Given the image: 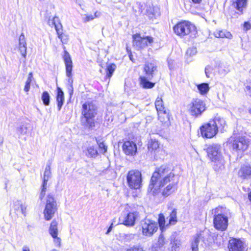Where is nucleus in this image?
<instances>
[{
  "label": "nucleus",
  "instance_id": "50",
  "mask_svg": "<svg viewBox=\"0 0 251 251\" xmlns=\"http://www.w3.org/2000/svg\"><path fill=\"white\" fill-rule=\"evenodd\" d=\"M244 27L247 30L250 29L251 27V25L250 23V22H245L244 24Z\"/></svg>",
  "mask_w": 251,
  "mask_h": 251
},
{
  "label": "nucleus",
  "instance_id": "1",
  "mask_svg": "<svg viewBox=\"0 0 251 251\" xmlns=\"http://www.w3.org/2000/svg\"><path fill=\"white\" fill-rule=\"evenodd\" d=\"M177 184L171 168L164 165L156 169L153 173L148 191L154 196L161 195L167 197L176 190Z\"/></svg>",
  "mask_w": 251,
  "mask_h": 251
},
{
  "label": "nucleus",
  "instance_id": "19",
  "mask_svg": "<svg viewBox=\"0 0 251 251\" xmlns=\"http://www.w3.org/2000/svg\"><path fill=\"white\" fill-rule=\"evenodd\" d=\"M27 204L20 201H16L14 202L12 209L17 215L22 214L25 216Z\"/></svg>",
  "mask_w": 251,
  "mask_h": 251
},
{
  "label": "nucleus",
  "instance_id": "2",
  "mask_svg": "<svg viewBox=\"0 0 251 251\" xmlns=\"http://www.w3.org/2000/svg\"><path fill=\"white\" fill-rule=\"evenodd\" d=\"M208 157L212 163L213 168L216 171L224 168L225 160L222 155L221 146L212 144L206 149Z\"/></svg>",
  "mask_w": 251,
  "mask_h": 251
},
{
  "label": "nucleus",
  "instance_id": "30",
  "mask_svg": "<svg viewBox=\"0 0 251 251\" xmlns=\"http://www.w3.org/2000/svg\"><path fill=\"white\" fill-rule=\"evenodd\" d=\"M214 34L217 38H229L231 36L230 33L225 30H216L214 32Z\"/></svg>",
  "mask_w": 251,
  "mask_h": 251
},
{
  "label": "nucleus",
  "instance_id": "34",
  "mask_svg": "<svg viewBox=\"0 0 251 251\" xmlns=\"http://www.w3.org/2000/svg\"><path fill=\"white\" fill-rule=\"evenodd\" d=\"M157 8L155 9V8L152 6H149L147 7L146 9V13L151 18H153V17H155L158 15L157 11Z\"/></svg>",
  "mask_w": 251,
  "mask_h": 251
},
{
  "label": "nucleus",
  "instance_id": "61",
  "mask_svg": "<svg viewBox=\"0 0 251 251\" xmlns=\"http://www.w3.org/2000/svg\"><path fill=\"white\" fill-rule=\"evenodd\" d=\"M238 134V133L236 132L235 130L234 129V130H233V134L236 135V134Z\"/></svg>",
  "mask_w": 251,
  "mask_h": 251
},
{
  "label": "nucleus",
  "instance_id": "46",
  "mask_svg": "<svg viewBox=\"0 0 251 251\" xmlns=\"http://www.w3.org/2000/svg\"><path fill=\"white\" fill-rule=\"evenodd\" d=\"M126 251H145L139 246H134L126 250Z\"/></svg>",
  "mask_w": 251,
  "mask_h": 251
},
{
  "label": "nucleus",
  "instance_id": "57",
  "mask_svg": "<svg viewBox=\"0 0 251 251\" xmlns=\"http://www.w3.org/2000/svg\"><path fill=\"white\" fill-rule=\"evenodd\" d=\"M3 139L2 138L0 137V145L3 143Z\"/></svg>",
  "mask_w": 251,
  "mask_h": 251
},
{
  "label": "nucleus",
  "instance_id": "55",
  "mask_svg": "<svg viewBox=\"0 0 251 251\" xmlns=\"http://www.w3.org/2000/svg\"><path fill=\"white\" fill-rule=\"evenodd\" d=\"M129 57L130 60H131L133 62H134V61L133 60V56L131 53L130 54H129Z\"/></svg>",
  "mask_w": 251,
  "mask_h": 251
},
{
  "label": "nucleus",
  "instance_id": "18",
  "mask_svg": "<svg viewBox=\"0 0 251 251\" xmlns=\"http://www.w3.org/2000/svg\"><path fill=\"white\" fill-rule=\"evenodd\" d=\"M218 126H201V133L202 137L211 138L215 136L218 131Z\"/></svg>",
  "mask_w": 251,
  "mask_h": 251
},
{
  "label": "nucleus",
  "instance_id": "37",
  "mask_svg": "<svg viewBox=\"0 0 251 251\" xmlns=\"http://www.w3.org/2000/svg\"><path fill=\"white\" fill-rule=\"evenodd\" d=\"M42 100L45 105H49L50 102V96L47 91H44L42 95Z\"/></svg>",
  "mask_w": 251,
  "mask_h": 251
},
{
  "label": "nucleus",
  "instance_id": "44",
  "mask_svg": "<svg viewBox=\"0 0 251 251\" xmlns=\"http://www.w3.org/2000/svg\"><path fill=\"white\" fill-rule=\"evenodd\" d=\"M197 52V49L195 47L190 48L186 51V54L188 56H192L195 55Z\"/></svg>",
  "mask_w": 251,
  "mask_h": 251
},
{
  "label": "nucleus",
  "instance_id": "9",
  "mask_svg": "<svg viewBox=\"0 0 251 251\" xmlns=\"http://www.w3.org/2000/svg\"><path fill=\"white\" fill-rule=\"evenodd\" d=\"M153 42L151 36L141 37L140 34L133 35V45L137 49L139 50L151 45Z\"/></svg>",
  "mask_w": 251,
  "mask_h": 251
},
{
  "label": "nucleus",
  "instance_id": "40",
  "mask_svg": "<svg viewBox=\"0 0 251 251\" xmlns=\"http://www.w3.org/2000/svg\"><path fill=\"white\" fill-rule=\"evenodd\" d=\"M165 219L164 216L162 214H160L159 215L158 218V224L159 225V227L160 229L163 231L165 229Z\"/></svg>",
  "mask_w": 251,
  "mask_h": 251
},
{
  "label": "nucleus",
  "instance_id": "23",
  "mask_svg": "<svg viewBox=\"0 0 251 251\" xmlns=\"http://www.w3.org/2000/svg\"><path fill=\"white\" fill-rule=\"evenodd\" d=\"M148 148L150 151L153 152V153L156 154L160 150L158 141L156 139H151L149 142Z\"/></svg>",
  "mask_w": 251,
  "mask_h": 251
},
{
  "label": "nucleus",
  "instance_id": "64",
  "mask_svg": "<svg viewBox=\"0 0 251 251\" xmlns=\"http://www.w3.org/2000/svg\"><path fill=\"white\" fill-rule=\"evenodd\" d=\"M250 112L251 113V110H250Z\"/></svg>",
  "mask_w": 251,
  "mask_h": 251
},
{
  "label": "nucleus",
  "instance_id": "59",
  "mask_svg": "<svg viewBox=\"0 0 251 251\" xmlns=\"http://www.w3.org/2000/svg\"><path fill=\"white\" fill-rule=\"evenodd\" d=\"M171 65H172V63H171L170 61H168V65H169V67L170 68V69H171Z\"/></svg>",
  "mask_w": 251,
  "mask_h": 251
},
{
  "label": "nucleus",
  "instance_id": "8",
  "mask_svg": "<svg viewBox=\"0 0 251 251\" xmlns=\"http://www.w3.org/2000/svg\"><path fill=\"white\" fill-rule=\"evenodd\" d=\"M141 224L142 233L146 236L150 237L152 236L158 229V224L148 219L142 221Z\"/></svg>",
  "mask_w": 251,
  "mask_h": 251
},
{
  "label": "nucleus",
  "instance_id": "49",
  "mask_svg": "<svg viewBox=\"0 0 251 251\" xmlns=\"http://www.w3.org/2000/svg\"><path fill=\"white\" fill-rule=\"evenodd\" d=\"M245 91L248 92L249 95L251 97V81H250L248 85L246 86Z\"/></svg>",
  "mask_w": 251,
  "mask_h": 251
},
{
  "label": "nucleus",
  "instance_id": "33",
  "mask_svg": "<svg viewBox=\"0 0 251 251\" xmlns=\"http://www.w3.org/2000/svg\"><path fill=\"white\" fill-rule=\"evenodd\" d=\"M200 240V236L198 234L193 237V240L191 243V249L192 251H197L198 250V245Z\"/></svg>",
  "mask_w": 251,
  "mask_h": 251
},
{
  "label": "nucleus",
  "instance_id": "3",
  "mask_svg": "<svg viewBox=\"0 0 251 251\" xmlns=\"http://www.w3.org/2000/svg\"><path fill=\"white\" fill-rule=\"evenodd\" d=\"M249 139L246 136L238 138L230 137L226 143V146L232 152L242 153L246 150L249 146Z\"/></svg>",
  "mask_w": 251,
  "mask_h": 251
},
{
  "label": "nucleus",
  "instance_id": "31",
  "mask_svg": "<svg viewBox=\"0 0 251 251\" xmlns=\"http://www.w3.org/2000/svg\"><path fill=\"white\" fill-rule=\"evenodd\" d=\"M176 213V210L174 209L170 214L169 224L166 225L167 226H168L169 225H175L176 224L177 222Z\"/></svg>",
  "mask_w": 251,
  "mask_h": 251
},
{
  "label": "nucleus",
  "instance_id": "48",
  "mask_svg": "<svg viewBox=\"0 0 251 251\" xmlns=\"http://www.w3.org/2000/svg\"><path fill=\"white\" fill-rule=\"evenodd\" d=\"M172 244H173L172 248L175 251L176 250V249L178 248L180 245V241L178 240H174Z\"/></svg>",
  "mask_w": 251,
  "mask_h": 251
},
{
  "label": "nucleus",
  "instance_id": "5",
  "mask_svg": "<svg viewBox=\"0 0 251 251\" xmlns=\"http://www.w3.org/2000/svg\"><path fill=\"white\" fill-rule=\"evenodd\" d=\"M58 209L57 202L51 194L48 195L43 214L47 221L50 220L54 216Z\"/></svg>",
  "mask_w": 251,
  "mask_h": 251
},
{
  "label": "nucleus",
  "instance_id": "7",
  "mask_svg": "<svg viewBox=\"0 0 251 251\" xmlns=\"http://www.w3.org/2000/svg\"><path fill=\"white\" fill-rule=\"evenodd\" d=\"M127 182L131 189H139L142 185L141 173L137 170L129 171L126 176Z\"/></svg>",
  "mask_w": 251,
  "mask_h": 251
},
{
  "label": "nucleus",
  "instance_id": "43",
  "mask_svg": "<svg viewBox=\"0 0 251 251\" xmlns=\"http://www.w3.org/2000/svg\"><path fill=\"white\" fill-rule=\"evenodd\" d=\"M47 188V184H42V190H41V193L39 195V199L41 200H42L43 199V198H44L45 194H46Z\"/></svg>",
  "mask_w": 251,
  "mask_h": 251
},
{
  "label": "nucleus",
  "instance_id": "6",
  "mask_svg": "<svg viewBox=\"0 0 251 251\" xmlns=\"http://www.w3.org/2000/svg\"><path fill=\"white\" fill-rule=\"evenodd\" d=\"M195 26L187 21L179 22L174 27L175 33L180 36L183 37L190 34H195L196 32Z\"/></svg>",
  "mask_w": 251,
  "mask_h": 251
},
{
  "label": "nucleus",
  "instance_id": "22",
  "mask_svg": "<svg viewBox=\"0 0 251 251\" xmlns=\"http://www.w3.org/2000/svg\"><path fill=\"white\" fill-rule=\"evenodd\" d=\"M150 80L147 76L141 75L139 77L140 84L143 88L151 89L154 86L155 83L150 81Z\"/></svg>",
  "mask_w": 251,
  "mask_h": 251
},
{
  "label": "nucleus",
  "instance_id": "17",
  "mask_svg": "<svg viewBox=\"0 0 251 251\" xmlns=\"http://www.w3.org/2000/svg\"><path fill=\"white\" fill-rule=\"evenodd\" d=\"M228 248L229 251H243L244 244L240 239L232 238L228 242Z\"/></svg>",
  "mask_w": 251,
  "mask_h": 251
},
{
  "label": "nucleus",
  "instance_id": "38",
  "mask_svg": "<svg viewBox=\"0 0 251 251\" xmlns=\"http://www.w3.org/2000/svg\"><path fill=\"white\" fill-rule=\"evenodd\" d=\"M116 68V66L114 64H111L108 66L106 69V76L108 78L111 77Z\"/></svg>",
  "mask_w": 251,
  "mask_h": 251
},
{
  "label": "nucleus",
  "instance_id": "11",
  "mask_svg": "<svg viewBox=\"0 0 251 251\" xmlns=\"http://www.w3.org/2000/svg\"><path fill=\"white\" fill-rule=\"evenodd\" d=\"M228 217L222 214L215 215L213 219V225L214 227L221 231L226 229L228 226Z\"/></svg>",
  "mask_w": 251,
  "mask_h": 251
},
{
  "label": "nucleus",
  "instance_id": "13",
  "mask_svg": "<svg viewBox=\"0 0 251 251\" xmlns=\"http://www.w3.org/2000/svg\"><path fill=\"white\" fill-rule=\"evenodd\" d=\"M205 110V105L204 102L200 99L194 100L190 106V113L192 115L198 116Z\"/></svg>",
  "mask_w": 251,
  "mask_h": 251
},
{
  "label": "nucleus",
  "instance_id": "15",
  "mask_svg": "<svg viewBox=\"0 0 251 251\" xmlns=\"http://www.w3.org/2000/svg\"><path fill=\"white\" fill-rule=\"evenodd\" d=\"M238 177L245 180L251 178V164L246 163L242 165L238 171Z\"/></svg>",
  "mask_w": 251,
  "mask_h": 251
},
{
  "label": "nucleus",
  "instance_id": "63",
  "mask_svg": "<svg viewBox=\"0 0 251 251\" xmlns=\"http://www.w3.org/2000/svg\"><path fill=\"white\" fill-rule=\"evenodd\" d=\"M51 251H58L56 249H52Z\"/></svg>",
  "mask_w": 251,
  "mask_h": 251
},
{
  "label": "nucleus",
  "instance_id": "51",
  "mask_svg": "<svg viewBox=\"0 0 251 251\" xmlns=\"http://www.w3.org/2000/svg\"><path fill=\"white\" fill-rule=\"evenodd\" d=\"M68 89L69 94L71 96L73 95L74 92L73 85H69L68 87Z\"/></svg>",
  "mask_w": 251,
  "mask_h": 251
},
{
  "label": "nucleus",
  "instance_id": "26",
  "mask_svg": "<svg viewBox=\"0 0 251 251\" xmlns=\"http://www.w3.org/2000/svg\"><path fill=\"white\" fill-rule=\"evenodd\" d=\"M226 124L225 119L219 115H216L214 118L210 121L206 126H224Z\"/></svg>",
  "mask_w": 251,
  "mask_h": 251
},
{
  "label": "nucleus",
  "instance_id": "25",
  "mask_svg": "<svg viewBox=\"0 0 251 251\" xmlns=\"http://www.w3.org/2000/svg\"><path fill=\"white\" fill-rule=\"evenodd\" d=\"M57 94L56 97V101L57 102V107L58 110H60L64 101V93L61 88L57 87Z\"/></svg>",
  "mask_w": 251,
  "mask_h": 251
},
{
  "label": "nucleus",
  "instance_id": "29",
  "mask_svg": "<svg viewBox=\"0 0 251 251\" xmlns=\"http://www.w3.org/2000/svg\"><path fill=\"white\" fill-rule=\"evenodd\" d=\"M51 174L50 165L48 164L44 172L43 184H47V182L51 176Z\"/></svg>",
  "mask_w": 251,
  "mask_h": 251
},
{
  "label": "nucleus",
  "instance_id": "54",
  "mask_svg": "<svg viewBox=\"0 0 251 251\" xmlns=\"http://www.w3.org/2000/svg\"><path fill=\"white\" fill-rule=\"evenodd\" d=\"M192 2L194 4H200L202 0H191Z\"/></svg>",
  "mask_w": 251,
  "mask_h": 251
},
{
  "label": "nucleus",
  "instance_id": "47",
  "mask_svg": "<svg viewBox=\"0 0 251 251\" xmlns=\"http://www.w3.org/2000/svg\"><path fill=\"white\" fill-rule=\"evenodd\" d=\"M97 12H95L94 15H89V16H86L84 18V20H83L84 22L86 23V22H89L90 21L93 20L95 17H97Z\"/></svg>",
  "mask_w": 251,
  "mask_h": 251
},
{
  "label": "nucleus",
  "instance_id": "12",
  "mask_svg": "<svg viewBox=\"0 0 251 251\" xmlns=\"http://www.w3.org/2000/svg\"><path fill=\"white\" fill-rule=\"evenodd\" d=\"M63 58L65 64L66 76L69 77L68 79V85H73V80L72 78L73 62L71 56L67 51H64V54Z\"/></svg>",
  "mask_w": 251,
  "mask_h": 251
},
{
  "label": "nucleus",
  "instance_id": "14",
  "mask_svg": "<svg viewBox=\"0 0 251 251\" xmlns=\"http://www.w3.org/2000/svg\"><path fill=\"white\" fill-rule=\"evenodd\" d=\"M122 148L124 152L127 155L132 156H134L137 153V145L133 141H125L123 145Z\"/></svg>",
  "mask_w": 251,
  "mask_h": 251
},
{
  "label": "nucleus",
  "instance_id": "20",
  "mask_svg": "<svg viewBox=\"0 0 251 251\" xmlns=\"http://www.w3.org/2000/svg\"><path fill=\"white\" fill-rule=\"evenodd\" d=\"M247 5V0H233L232 6L237 10V13L242 15L244 13Z\"/></svg>",
  "mask_w": 251,
  "mask_h": 251
},
{
  "label": "nucleus",
  "instance_id": "60",
  "mask_svg": "<svg viewBox=\"0 0 251 251\" xmlns=\"http://www.w3.org/2000/svg\"><path fill=\"white\" fill-rule=\"evenodd\" d=\"M171 65H172V63H171L170 61H168V65H169V67L170 68V69H171Z\"/></svg>",
  "mask_w": 251,
  "mask_h": 251
},
{
  "label": "nucleus",
  "instance_id": "58",
  "mask_svg": "<svg viewBox=\"0 0 251 251\" xmlns=\"http://www.w3.org/2000/svg\"><path fill=\"white\" fill-rule=\"evenodd\" d=\"M249 199L251 201V192L248 195Z\"/></svg>",
  "mask_w": 251,
  "mask_h": 251
},
{
  "label": "nucleus",
  "instance_id": "10",
  "mask_svg": "<svg viewBox=\"0 0 251 251\" xmlns=\"http://www.w3.org/2000/svg\"><path fill=\"white\" fill-rule=\"evenodd\" d=\"M139 214L137 212H129L127 214L122 215L119 219V223L126 226H132L135 221L139 218Z\"/></svg>",
  "mask_w": 251,
  "mask_h": 251
},
{
  "label": "nucleus",
  "instance_id": "56",
  "mask_svg": "<svg viewBox=\"0 0 251 251\" xmlns=\"http://www.w3.org/2000/svg\"><path fill=\"white\" fill-rule=\"evenodd\" d=\"M111 229H112V226H111L108 228V230H107V232H106V234L109 233L111 231Z\"/></svg>",
  "mask_w": 251,
  "mask_h": 251
},
{
  "label": "nucleus",
  "instance_id": "16",
  "mask_svg": "<svg viewBox=\"0 0 251 251\" xmlns=\"http://www.w3.org/2000/svg\"><path fill=\"white\" fill-rule=\"evenodd\" d=\"M157 71V67L155 64L151 62H146L144 65V71L145 76L148 77L149 79H151L155 72Z\"/></svg>",
  "mask_w": 251,
  "mask_h": 251
},
{
  "label": "nucleus",
  "instance_id": "32",
  "mask_svg": "<svg viewBox=\"0 0 251 251\" xmlns=\"http://www.w3.org/2000/svg\"><path fill=\"white\" fill-rule=\"evenodd\" d=\"M197 88L200 93L202 95L207 93L209 90V85L206 83H203L198 85Z\"/></svg>",
  "mask_w": 251,
  "mask_h": 251
},
{
  "label": "nucleus",
  "instance_id": "36",
  "mask_svg": "<svg viewBox=\"0 0 251 251\" xmlns=\"http://www.w3.org/2000/svg\"><path fill=\"white\" fill-rule=\"evenodd\" d=\"M98 155V151L93 146L89 147L87 149L86 155L89 157H96Z\"/></svg>",
  "mask_w": 251,
  "mask_h": 251
},
{
  "label": "nucleus",
  "instance_id": "35",
  "mask_svg": "<svg viewBox=\"0 0 251 251\" xmlns=\"http://www.w3.org/2000/svg\"><path fill=\"white\" fill-rule=\"evenodd\" d=\"M58 37L60 39L63 44H67L68 41V36L65 34L62 33L60 29H57L56 31Z\"/></svg>",
  "mask_w": 251,
  "mask_h": 251
},
{
  "label": "nucleus",
  "instance_id": "4",
  "mask_svg": "<svg viewBox=\"0 0 251 251\" xmlns=\"http://www.w3.org/2000/svg\"><path fill=\"white\" fill-rule=\"evenodd\" d=\"M81 122L86 126H94L97 114V107L92 102H85L82 105Z\"/></svg>",
  "mask_w": 251,
  "mask_h": 251
},
{
  "label": "nucleus",
  "instance_id": "27",
  "mask_svg": "<svg viewBox=\"0 0 251 251\" xmlns=\"http://www.w3.org/2000/svg\"><path fill=\"white\" fill-rule=\"evenodd\" d=\"M58 223L55 220H53L50 225L49 232L52 238H55L58 235Z\"/></svg>",
  "mask_w": 251,
  "mask_h": 251
},
{
  "label": "nucleus",
  "instance_id": "62",
  "mask_svg": "<svg viewBox=\"0 0 251 251\" xmlns=\"http://www.w3.org/2000/svg\"><path fill=\"white\" fill-rule=\"evenodd\" d=\"M236 127H239V129H238L237 130H239L240 129V128H243V126H236Z\"/></svg>",
  "mask_w": 251,
  "mask_h": 251
},
{
  "label": "nucleus",
  "instance_id": "28",
  "mask_svg": "<svg viewBox=\"0 0 251 251\" xmlns=\"http://www.w3.org/2000/svg\"><path fill=\"white\" fill-rule=\"evenodd\" d=\"M48 24L50 26H54L56 31L57 28L61 29L62 27V25L59 22V18L56 16L51 19L50 18L48 20Z\"/></svg>",
  "mask_w": 251,
  "mask_h": 251
},
{
  "label": "nucleus",
  "instance_id": "45",
  "mask_svg": "<svg viewBox=\"0 0 251 251\" xmlns=\"http://www.w3.org/2000/svg\"><path fill=\"white\" fill-rule=\"evenodd\" d=\"M213 68L210 66H207L205 68V74L207 77H211V74L213 71Z\"/></svg>",
  "mask_w": 251,
  "mask_h": 251
},
{
  "label": "nucleus",
  "instance_id": "24",
  "mask_svg": "<svg viewBox=\"0 0 251 251\" xmlns=\"http://www.w3.org/2000/svg\"><path fill=\"white\" fill-rule=\"evenodd\" d=\"M155 105L158 115L166 114V109L164 107L162 99L160 97H157L155 102Z\"/></svg>",
  "mask_w": 251,
  "mask_h": 251
},
{
  "label": "nucleus",
  "instance_id": "52",
  "mask_svg": "<svg viewBox=\"0 0 251 251\" xmlns=\"http://www.w3.org/2000/svg\"><path fill=\"white\" fill-rule=\"evenodd\" d=\"M54 239V242L56 243H58V246H59L60 245L61 243V239L60 238L58 237L57 236L55 238H53Z\"/></svg>",
  "mask_w": 251,
  "mask_h": 251
},
{
  "label": "nucleus",
  "instance_id": "21",
  "mask_svg": "<svg viewBox=\"0 0 251 251\" xmlns=\"http://www.w3.org/2000/svg\"><path fill=\"white\" fill-rule=\"evenodd\" d=\"M19 40V50L21 55L25 58L26 56V43L25 36L23 33H22L20 36Z\"/></svg>",
  "mask_w": 251,
  "mask_h": 251
},
{
  "label": "nucleus",
  "instance_id": "39",
  "mask_svg": "<svg viewBox=\"0 0 251 251\" xmlns=\"http://www.w3.org/2000/svg\"><path fill=\"white\" fill-rule=\"evenodd\" d=\"M33 77L32 73H30L28 74V78L25 82V85L24 87V91L26 92L29 91L30 88V83L32 81V78Z\"/></svg>",
  "mask_w": 251,
  "mask_h": 251
},
{
  "label": "nucleus",
  "instance_id": "42",
  "mask_svg": "<svg viewBox=\"0 0 251 251\" xmlns=\"http://www.w3.org/2000/svg\"><path fill=\"white\" fill-rule=\"evenodd\" d=\"M166 244L165 239L162 234H160L157 242V247L161 248Z\"/></svg>",
  "mask_w": 251,
  "mask_h": 251
},
{
  "label": "nucleus",
  "instance_id": "41",
  "mask_svg": "<svg viewBox=\"0 0 251 251\" xmlns=\"http://www.w3.org/2000/svg\"><path fill=\"white\" fill-rule=\"evenodd\" d=\"M97 144L99 145V147L100 149L101 150V151L102 153H104L107 151V147L104 144L102 141H101V140L97 139Z\"/></svg>",
  "mask_w": 251,
  "mask_h": 251
},
{
  "label": "nucleus",
  "instance_id": "53",
  "mask_svg": "<svg viewBox=\"0 0 251 251\" xmlns=\"http://www.w3.org/2000/svg\"><path fill=\"white\" fill-rule=\"evenodd\" d=\"M22 251H30V249L27 246L25 245L22 248Z\"/></svg>",
  "mask_w": 251,
  "mask_h": 251
}]
</instances>
